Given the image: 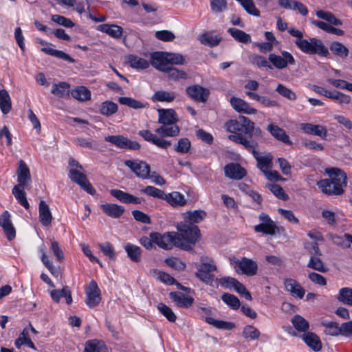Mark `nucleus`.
Returning <instances> with one entry per match:
<instances>
[{"mask_svg": "<svg viewBox=\"0 0 352 352\" xmlns=\"http://www.w3.org/2000/svg\"><path fill=\"white\" fill-rule=\"evenodd\" d=\"M178 232H175L176 238L180 243L186 246V248H182L184 250H192V246L199 240L200 231L197 226L193 224L180 223L177 226Z\"/></svg>", "mask_w": 352, "mask_h": 352, "instance_id": "1", "label": "nucleus"}, {"mask_svg": "<svg viewBox=\"0 0 352 352\" xmlns=\"http://www.w3.org/2000/svg\"><path fill=\"white\" fill-rule=\"evenodd\" d=\"M298 48L305 54H318L327 57L329 53L327 47L322 41L317 38L311 37L309 39H299L294 41Z\"/></svg>", "mask_w": 352, "mask_h": 352, "instance_id": "2", "label": "nucleus"}, {"mask_svg": "<svg viewBox=\"0 0 352 352\" xmlns=\"http://www.w3.org/2000/svg\"><path fill=\"white\" fill-rule=\"evenodd\" d=\"M195 267L197 270L196 277L207 285H212L214 277L211 273L217 271L214 261L211 258L202 256L200 258V263H195Z\"/></svg>", "mask_w": 352, "mask_h": 352, "instance_id": "3", "label": "nucleus"}, {"mask_svg": "<svg viewBox=\"0 0 352 352\" xmlns=\"http://www.w3.org/2000/svg\"><path fill=\"white\" fill-rule=\"evenodd\" d=\"M150 236L152 238L154 243L164 250H170L173 246L179 248H186V246H184V245L180 243V241L176 238L177 236L174 232H168L163 234L158 232H152L150 234Z\"/></svg>", "mask_w": 352, "mask_h": 352, "instance_id": "4", "label": "nucleus"}, {"mask_svg": "<svg viewBox=\"0 0 352 352\" xmlns=\"http://www.w3.org/2000/svg\"><path fill=\"white\" fill-rule=\"evenodd\" d=\"M230 264L238 274L248 276H254L258 270L257 263L250 258L243 257L241 260L236 258L230 259Z\"/></svg>", "mask_w": 352, "mask_h": 352, "instance_id": "5", "label": "nucleus"}, {"mask_svg": "<svg viewBox=\"0 0 352 352\" xmlns=\"http://www.w3.org/2000/svg\"><path fill=\"white\" fill-rule=\"evenodd\" d=\"M226 128L232 133L241 132L245 135H250L253 131V122L245 116H240L239 120H230L226 122Z\"/></svg>", "mask_w": 352, "mask_h": 352, "instance_id": "6", "label": "nucleus"}, {"mask_svg": "<svg viewBox=\"0 0 352 352\" xmlns=\"http://www.w3.org/2000/svg\"><path fill=\"white\" fill-rule=\"evenodd\" d=\"M84 170L76 168H70L68 173L69 178L74 183L80 186L82 189L90 195H94L95 189L88 181L86 175L83 173Z\"/></svg>", "mask_w": 352, "mask_h": 352, "instance_id": "7", "label": "nucleus"}, {"mask_svg": "<svg viewBox=\"0 0 352 352\" xmlns=\"http://www.w3.org/2000/svg\"><path fill=\"white\" fill-rule=\"evenodd\" d=\"M124 164L130 168L137 177L143 179L149 177L150 166L144 161L127 160L124 162Z\"/></svg>", "mask_w": 352, "mask_h": 352, "instance_id": "8", "label": "nucleus"}, {"mask_svg": "<svg viewBox=\"0 0 352 352\" xmlns=\"http://www.w3.org/2000/svg\"><path fill=\"white\" fill-rule=\"evenodd\" d=\"M269 61L278 69L286 68L289 65L295 64V59L292 54L287 51H281L280 55L270 54L268 57Z\"/></svg>", "mask_w": 352, "mask_h": 352, "instance_id": "9", "label": "nucleus"}, {"mask_svg": "<svg viewBox=\"0 0 352 352\" xmlns=\"http://www.w3.org/2000/svg\"><path fill=\"white\" fill-rule=\"evenodd\" d=\"M325 173L329 177L334 186L338 188L340 194L344 192V188L346 186V175L341 169L338 168H327Z\"/></svg>", "mask_w": 352, "mask_h": 352, "instance_id": "10", "label": "nucleus"}, {"mask_svg": "<svg viewBox=\"0 0 352 352\" xmlns=\"http://www.w3.org/2000/svg\"><path fill=\"white\" fill-rule=\"evenodd\" d=\"M105 141L111 142L118 148L123 149L138 150L140 144L135 142L131 141L127 138L122 135H109L104 138Z\"/></svg>", "mask_w": 352, "mask_h": 352, "instance_id": "11", "label": "nucleus"}, {"mask_svg": "<svg viewBox=\"0 0 352 352\" xmlns=\"http://www.w3.org/2000/svg\"><path fill=\"white\" fill-rule=\"evenodd\" d=\"M85 302L89 308H94L99 305L101 300L100 291L95 281L90 282L85 290Z\"/></svg>", "mask_w": 352, "mask_h": 352, "instance_id": "12", "label": "nucleus"}, {"mask_svg": "<svg viewBox=\"0 0 352 352\" xmlns=\"http://www.w3.org/2000/svg\"><path fill=\"white\" fill-rule=\"evenodd\" d=\"M258 146H254L253 148H250V151L254 157L257 162L258 168L263 173L266 170H268L272 166L273 156L270 153H259L256 151Z\"/></svg>", "mask_w": 352, "mask_h": 352, "instance_id": "13", "label": "nucleus"}, {"mask_svg": "<svg viewBox=\"0 0 352 352\" xmlns=\"http://www.w3.org/2000/svg\"><path fill=\"white\" fill-rule=\"evenodd\" d=\"M18 184L14 186L27 188L32 182L31 174L27 164L23 161L19 162V166L16 170Z\"/></svg>", "mask_w": 352, "mask_h": 352, "instance_id": "14", "label": "nucleus"}, {"mask_svg": "<svg viewBox=\"0 0 352 352\" xmlns=\"http://www.w3.org/2000/svg\"><path fill=\"white\" fill-rule=\"evenodd\" d=\"M0 226L9 241H12L16 236V230L11 220L10 213L6 210L0 215Z\"/></svg>", "mask_w": 352, "mask_h": 352, "instance_id": "15", "label": "nucleus"}, {"mask_svg": "<svg viewBox=\"0 0 352 352\" xmlns=\"http://www.w3.org/2000/svg\"><path fill=\"white\" fill-rule=\"evenodd\" d=\"M138 134L146 141L152 143L160 148L166 149L171 145L170 141L159 138L148 130H141Z\"/></svg>", "mask_w": 352, "mask_h": 352, "instance_id": "16", "label": "nucleus"}, {"mask_svg": "<svg viewBox=\"0 0 352 352\" xmlns=\"http://www.w3.org/2000/svg\"><path fill=\"white\" fill-rule=\"evenodd\" d=\"M151 64L157 69L164 72L170 66L167 52H156L151 54Z\"/></svg>", "mask_w": 352, "mask_h": 352, "instance_id": "17", "label": "nucleus"}, {"mask_svg": "<svg viewBox=\"0 0 352 352\" xmlns=\"http://www.w3.org/2000/svg\"><path fill=\"white\" fill-rule=\"evenodd\" d=\"M186 93L191 98L198 102H205L209 94L208 89L198 85L188 87Z\"/></svg>", "mask_w": 352, "mask_h": 352, "instance_id": "18", "label": "nucleus"}, {"mask_svg": "<svg viewBox=\"0 0 352 352\" xmlns=\"http://www.w3.org/2000/svg\"><path fill=\"white\" fill-rule=\"evenodd\" d=\"M225 175L230 179H241L246 175V170L240 164L230 163L224 168Z\"/></svg>", "mask_w": 352, "mask_h": 352, "instance_id": "19", "label": "nucleus"}, {"mask_svg": "<svg viewBox=\"0 0 352 352\" xmlns=\"http://www.w3.org/2000/svg\"><path fill=\"white\" fill-rule=\"evenodd\" d=\"M300 129L307 134H313L324 139L327 135V130L324 126L314 124L311 123H302L300 125Z\"/></svg>", "mask_w": 352, "mask_h": 352, "instance_id": "20", "label": "nucleus"}, {"mask_svg": "<svg viewBox=\"0 0 352 352\" xmlns=\"http://www.w3.org/2000/svg\"><path fill=\"white\" fill-rule=\"evenodd\" d=\"M285 289L293 296L302 298L305 294V290L300 284L293 278H286L284 280Z\"/></svg>", "mask_w": 352, "mask_h": 352, "instance_id": "21", "label": "nucleus"}, {"mask_svg": "<svg viewBox=\"0 0 352 352\" xmlns=\"http://www.w3.org/2000/svg\"><path fill=\"white\" fill-rule=\"evenodd\" d=\"M230 104L233 109L239 113L251 115L255 114L257 111L256 109L251 107L247 102L236 97H232L230 99Z\"/></svg>", "mask_w": 352, "mask_h": 352, "instance_id": "22", "label": "nucleus"}, {"mask_svg": "<svg viewBox=\"0 0 352 352\" xmlns=\"http://www.w3.org/2000/svg\"><path fill=\"white\" fill-rule=\"evenodd\" d=\"M110 194L120 201L124 204H139L141 203V199L131 194L124 192L121 190L111 189Z\"/></svg>", "mask_w": 352, "mask_h": 352, "instance_id": "23", "label": "nucleus"}, {"mask_svg": "<svg viewBox=\"0 0 352 352\" xmlns=\"http://www.w3.org/2000/svg\"><path fill=\"white\" fill-rule=\"evenodd\" d=\"M157 112L158 122L162 125L175 124L178 120L176 112L172 109H159Z\"/></svg>", "mask_w": 352, "mask_h": 352, "instance_id": "24", "label": "nucleus"}, {"mask_svg": "<svg viewBox=\"0 0 352 352\" xmlns=\"http://www.w3.org/2000/svg\"><path fill=\"white\" fill-rule=\"evenodd\" d=\"M169 296L175 305L179 307L188 308L194 302L192 297L185 295L181 292H170Z\"/></svg>", "mask_w": 352, "mask_h": 352, "instance_id": "25", "label": "nucleus"}, {"mask_svg": "<svg viewBox=\"0 0 352 352\" xmlns=\"http://www.w3.org/2000/svg\"><path fill=\"white\" fill-rule=\"evenodd\" d=\"M96 29L114 38H120L123 34V28L116 24L104 23L98 25Z\"/></svg>", "mask_w": 352, "mask_h": 352, "instance_id": "26", "label": "nucleus"}, {"mask_svg": "<svg viewBox=\"0 0 352 352\" xmlns=\"http://www.w3.org/2000/svg\"><path fill=\"white\" fill-rule=\"evenodd\" d=\"M39 221L43 226H48L52 221V215L48 204L41 201L38 205Z\"/></svg>", "mask_w": 352, "mask_h": 352, "instance_id": "27", "label": "nucleus"}, {"mask_svg": "<svg viewBox=\"0 0 352 352\" xmlns=\"http://www.w3.org/2000/svg\"><path fill=\"white\" fill-rule=\"evenodd\" d=\"M45 249L46 248L43 243L38 247V252L41 254V261L45 267L50 271L51 274L57 278L60 274V269L59 267H56L50 261L45 253Z\"/></svg>", "mask_w": 352, "mask_h": 352, "instance_id": "28", "label": "nucleus"}, {"mask_svg": "<svg viewBox=\"0 0 352 352\" xmlns=\"http://www.w3.org/2000/svg\"><path fill=\"white\" fill-rule=\"evenodd\" d=\"M100 208L104 214L114 219L120 217L124 212L123 206L115 204H104Z\"/></svg>", "mask_w": 352, "mask_h": 352, "instance_id": "29", "label": "nucleus"}, {"mask_svg": "<svg viewBox=\"0 0 352 352\" xmlns=\"http://www.w3.org/2000/svg\"><path fill=\"white\" fill-rule=\"evenodd\" d=\"M267 130L276 140L281 141L287 145L292 144V142L290 140L289 135H287L286 132L279 126L270 124L267 126Z\"/></svg>", "mask_w": 352, "mask_h": 352, "instance_id": "30", "label": "nucleus"}, {"mask_svg": "<svg viewBox=\"0 0 352 352\" xmlns=\"http://www.w3.org/2000/svg\"><path fill=\"white\" fill-rule=\"evenodd\" d=\"M50 294L52 299L56 302H59L60 298L64 297L67 305L72 303V293L67 286L63 287L61 289H54L50 291Z\"/></svg>", "mask_w": 352, "mask_h": 352, "instance_id": "31", "label": "nucleus"}, {"mask_svg": "<svg viewBox=\"0 0 352 352\" xmlns=\"http://www.w3.org/2000/svg\"><path fill=\"white\" fill-rule=\"evenodd\" d=\"M243 133L239 132L236 133H234L232 135H230L228 136L229 140L232 142L241 144L244 146L247 150H250V148H253L254 146H258V143L254 140H249L246 137L242 135Z\"/></svg>", "mask_w": 352, "mask_h": 352, "instance_id": "32", "label": "nucleus"}, {"mask_svg": "<svg viewBox=\"0 0 352 352\" xmlns=\"http://www.w3.org/2000/svg\"><path fill=\"white\" fill-rule=\"evenodd\" d=\"M199 40L203 45L214 47L219 44L221 37L219 34H214V32H207L201 34Z\"/></svg>", "mask_w": 352, "mask_h": 352, "instance_id": "33", "label": "nucleus"}, {"mask_svg": "<svg viewBox=\"0 0 352 352\" xmlns=\"http://www.w3.org/2000/svg\"><path fill=\"white\" fill-rule=\"evenodd\" d=\"M180 128L175 124H164L155 129V133L162 137H175L179 135Z\"/></svg>", "mask_w": 352, "mask_h": 352, "instance_id": "34", "label": "nucleus"}, {"mask_svg": "<svg viewBox=\"0 0 352 352\" xmlns=\"http://www.w3.org/2000/svg\"><path fill=\"white\" fill-rule=\"evenodd\" d=\"M164 200L174 207L183 206L186 203L184 195L177 191L165 194Z\"/></svg>", "mask_w": 352, "mask_h": 352, "instance_id": "35", "label": "nucleus"}, {"mask_svg": "<svg viewBox=\"0 0 352 352\" xmlns=\"http://www.w3.org/2000/svg\"><path fill=\"white\" fill-rule=\"evenodd\" d=\"M302 339L307 345L314 351H318L322 349L320 338L315 333L311 332L304 333Z\"/></svg>", "mask_w": 352, "mask_h": 352, "instance_id": "36", "label": "nucleus"}, {"mask_svg": "<svg viewBox=\"0 0 352 352\" xmlns=\"http://www.w3.org/2000/svg\"><path fill=\"white\" fill-rule=\"evenodd\" d=\"M0 109L3 114H8L12 109V100L8 91L0 90Z\"/></svg>", "mask_w": 352, "mask_h": 352, "instance_id": "37", "label": "nucleus"}, {"mask_svg": "<svg viewBox=\"0 0 352 352\" xmlns=\"http://www.w3.org/2000/svg\"><path fill=\"white\" fill-rule=\"evenodd\" d=\"M118 104L111 100L101 102L98 106V111L100 114L109 117L118 111Z\"/></svg>", "mask_w": 352, "mask_h": 352, "instance_id": "38", "label": "nucleus"}, {"mask_svg": "<svg viewBox=\"0 0 352 352\" xmlns=\"http://www.w3.org/2000/svg\"><path fill=\"white\" fill-rule=\"evenodd\" d=\"M124 250L131 261L135 263H138L141 261L142 250L139 246L127 243L124 246Z\"/></svg>", "mask_w": 352, "mask_h": 352, "instance_id": "39", "label": "nucleus"}, {"mask_svg": "<svg viewBox=\"0 0 352 352\" xmlns=\"http://www.w3.org/2000/svg\"><path fill=\"white\" fill-rule=\"evenodd\" d=\"M71 95L79 101L85 102L91 99V94L86 87L78 86L72 90Z\"/></svg>", "mask_w": 352, "mask_h": 352, "instance_id": "40", "label": "nucleus"}, {"mask_svg": "<svg viewBox=\"0 0 352 352\" xmlns=\"http://www.w3.org/2000/svg\"><path fill=\"white\" fill-rule=\"evenodd\" d=\"M126 62L131 67L137 69H146L149 66L148 61L135 55L128 56Z\"/></svg>", "mask_w": 352, "mask_h": 352, "instance_id": "41", "label": "nucleus"}, {"mask_svg": "<svg viewBox=\"0 0 352 352\" xmlns=\"http://www.w3.org/2000/svg\"><path fill=\"white\" fill-rule=\"evenodd\" d=\"M107 347L104 343L98 340H88L82 352H106Z\"/></svg>", "mask_w": 352, "mask_h": 352, "instance_id": "42", "label": "nucleus"}, {"mask_svg": "<svg viewBox=\"0 0 352 352\" xmlns=\"http://www.w3.org/2000/svg\"><path fill=\"white\" fill-rule=\"evenodd\" d=\"M241 335L245 340L250 342L258 340L261 336V333L258 329L253 325L248 324L243 327Z\"/></svg>", "mask_w": 352, "mask_h": 352, "instance_id": "43", "label": "nucleus"}, {"mask_svg": "<svg viewBox=\"0 0 352 352\" xmlns=\"http://www.w3.org/2000/svg\"><path fill=\"white\" fill-rule=\"evenodd\" d=\"M118 102L121 104L126 105L134 109H144L147 106L146 102L138 100L131 97H120Z\"/></svg>", "mask_w": 352, "mask_h": 352, "instance_id": "44", "label": "nucleus"}, {"mask_svg": "<svg viewBox=\"0 0 352 352\" xmlns=\"http://www.w3.org/2000/svg\"><path fill=\"white\" fill-rule=\"evenodd\" d=\"M278 228L276 223H259L254 226V230L256 232H261L263 234L273 236L276 234Z\"/></svg>", "mask_w": 352, "mask_h": 352, "instance_id": "45", "label": "nucleus"}, {"mask_svg": "<svg viewBox=\"0 0 352 352\" xmlns=\"http://www.w3.org/2000/svg\"><path fill=\"white\" fill-rule=\"evenodd\" d=\"M318 188L327 195H341L330 179H322L318 182Z\"/></svg>", "mask_w": 352, "mask_h": 352, "instance_id": "46", "label": "nucleus"}, {"mask_svg": "<svg viewBox=\"0 0 352 352\" xmlns=\"http://www.w3.org/2000/svg\"><path fill=\"white\" fill-rule=\"evenodd\" d=\"M175 98V94L173 91H157L151 97L153 102H170Z\"/></svg>", "mask_w": 352, "mask_h": 352, "instance_id": "47", "label": "nucleus"}, {"mask_svg": "<svg viewBox=\"0 0 352 352\" xmlns=\"http://www.w3.org/2000/svg\"><path fill=\"white\" fill-rule=\"evenodd\" d=\"M24 188H21L19 186H14L12 190V192L19 204H20L25 209H29L30 204L27 200L26 194L25 192L24 191Z\"/></svg>", "mask_w": 352, "mask_h": 352, "instance_id": "48", "label": "nucleus"}, {"mask_svg": "<svg viewBox=\"0 0 352 352\" xmlns=\"http://www.w3.org/2000/svg\"><path fill=\"white\" fill-rule=\"evenodd\" d=\"M329 49L335 55L342 58L347 57L349 55V49L338 41L332 42Z\"/></svg>", "mask_w": 352, "mask_h": 352, "instance_id": "49", "label": "nucleus"}, {"mask_svg": "<svg viewBox=\"0 0 352 352\" xmlns=\"http://www.w3.org/2000/svg\"><path fill=\"white\" fill-rule=\"evenodd\" d=\"M206 322L219 329L231 330L234 327V324L230 322L217 320L212 317H206Z\"/></svg>", "mask_w": 352, "mask_h": 352, "instance_id": "50", "label": "nucleus"}, {"mask_svg": "<svg viewBox=\"0 0 352 352\" xmlns=\"http://www.w3.org/2000/svg\"><path fill=\"white\" fill-rule=\"evenodd\" d=\"M228 32L236 41L239 42L243 43L251 42L250 36L241 30L231 28L228 30Z\"/></svg>", "mask_w": 352, "mask_h": 352, "instance_id": "51", "label": "nucleus"}, {"mask_svg": "<svg viewBox=\"0 0 352 352\" xmlns=\"http://www.w3.org/2000/svg\"><path fill=\"white\" fill-rule=\"evenodd\" d=\"M337 299L338 301L352 307V288H341L339 290Z\"/></svg>", "mask_w": 352, "mask_h": 352, "instance_id": "52", "label": "nucleus"}, {"mask_svg": "<svg viewBox=\"0 0 352 352\" xmlns=\"http://www.w3.org/2000/svg\"><path fill=\"white\" fill-rule=\"evenodd\" d=\"M316 15L318 18L327 21L332 25H334L336 26H340V25H342V21L339 19H337L335 16V15L333 14L330 12L323 11V10H318L316 12Z\"/></svg>", "mask_w": 352, "mask_h": 352, "instance_id": "53", "label": "nucleus"}, {"mask_svg": "<svg viewBox=\"0 0 352 352\" xmlns=\"http://www.w3.org/2000/svg\"><path fill=\"white\" fill-rule=\"evenodd\" d=\"M206 217V212L201 210L188 211L186 213V218L191 223H198L202 221Z\"/></svg>", "mask_w": 352, "mask_h": 352, "instance_id": "54", "label": "nucleus"}, {"mask_svg": "<svg viewBox=\"0 0 352 352\" xmlns=\"http://www.w3.org/2000/svg\"><path fill=\"white\" fill-rule=\"evenodd\" d=\"M292 323L294 328L300 332L306 331L309 327V322L300 315H295L292 319Z\"/></svg>", "mask_w": 352, "mask_h": 352, "instance_id": "55", "label": "nucleus"}, {"mask_svg": "<svg viewBox=\"0 0 352 352\" xmlns=\"http://www.w3.org/2000/svg\"><path fill=\"white\" fill-rule=\"evenodd\" d=\"M167 74L168 78L174 80H178L179 79H186L188 78V74L183 70H180L177 68L173 67L170 65L167 68V69L164 72Z\"/></svg>", "mask_w": 352, "mask_h": 352, "instance_id": "56", "label": "nucleus"}, {"mask_svg": "<svg viewBox=\"0 0 352 352\" xmlns=\"http://www.w3.org/2000/svg\"><path fill=\"white\" fill-rule=\"evenodd\" d=\"M318 256H311L307 263V267L320 272H326L327 268Z\"/></svg>", "mask_w": 352, "mask_h": 352, "instance_id": "57", "label": "nucleus"}, {"mask_svg": "<svg viewBox=\"0 0 352 352\" xmlns=\"http://www.w3.org/2000/svg\"><path fill=\"white\" fill-rule=\"evenodd\" d=\"M69 85L66 82H60L58 84H54L52 87V93L58 97H63L68 93Z\"/></svg>", "mask_w": 352, "mask_h": 352, "instance_id": "58", "label": "nucleus"}, {"mask_svg": "<svg viewBox=\"0 0 352 352\" xmlns=\"http://www.w3.org/2000/svg\"><path fill=\"white\" fill-rule=\"evenodd\" d=\"M157 308L169 322H175L177 316L169 307L160 302L157 305Z\"/></svg>", "mask_w": 352, "mask_h": 352, "instance_id": "59", "label": "nucleus"}, {"mask_svg": "<svg viewBox=\"0 0 352 352\" xmlns=\"http://www.w3.org/2000/svg\"><path fill=\"white\" fill-rule=\"evenodd\" d=\"M191 147L190 141L186 138H180L174 145V149L176 152L180 153H187Z\"/></svg>", "mask_w": 352, "mask_h": 352, "instance_id": "60", "label": "nucleus"}, {"mask_svg": "<svg viewBox=\"0 0 352 352\" xmlns=\"http://www.w3.org/2000/svg\"><path fill=\"white\" fill-rule=\"evenodd\" d=\"M329 238L335 245L342 249H348L351 247L349 241L346 240L344 235L339 236L335 234H329Z\"/></svg>", "mask_w": 352, "mask_h": 352, "instance_id": "61", "label": "nucleus"}, {"mask_svg": "<svg viewBox=\"0 0 352 352\" xmlns=\"http://www.w3.org/2000/svg\"><path fill=\"white\" fill-rule=\"evenodd\" d=\"M276 91H277L280 96L283 97L290 100H295L297 98V96L295 92H294L292 89L287 88L285 85L282 84H278L276 87Z\"/></svg>", "mask_w": 352, "mask_h": 352, "instance_id": "62", "label": "nucleus"}, {"mask_svg": "<svg viewBox=\"0 0 352 352\" xmlns=\"http://www.w3.org/2000/svg\"><path fill=\"white\" fill-rule=\"evenodd\" d=\"M222 300L233 309H237L240 307L239 299L231 294H224L221 296Z\"/></svg>", "mask_w": 352, "mask_h": 352, "instance_id": "63", "label": "nucleus"}, {"mask_svg": "<svg viewBox=\"0 0 352 352\" xmlns=\"http://www.w3.org/2000/svg\"><path fill=\"white\" fill-rule=\"evenodd\" d=\"M324 327V332L327 335L329 336H338L341 334V326L333 322L323 323Z\"/></svg>", "mask_w": 352, "mask_h": 352, "instance_id": "64", "label": "nucleus"}]
</instances>
